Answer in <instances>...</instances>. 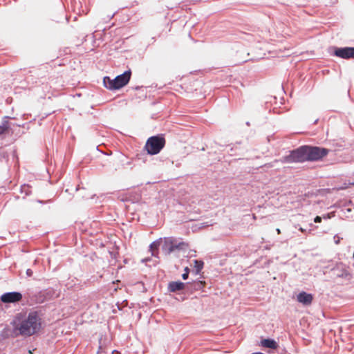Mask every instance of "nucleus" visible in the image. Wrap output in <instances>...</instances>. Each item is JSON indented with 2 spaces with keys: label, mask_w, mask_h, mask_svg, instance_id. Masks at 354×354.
I'll list each match as a JSON object with an SVG mask.
<instances>
[{
  "label": "nucleus",
  "mask_w": 354,
  "mask_h": 354,
  "mask_svg": "<svg viewBox=\"0 0 354 354\" xmlns=\"http://www.w3.org/2000/svg\"><path fill=\"white\" fill-rule=\"evenodd\" d=\"M12 324L14 333L25 337L37 333L41 328V319L36 312L30 313L24 317L18 315Z\"/></svg>",
  "instance_id": "obj_1"
},
{
  "label": "nucleus",
  "mask_w": 354,
  "mask_h": 354,
  "mask_svg": "<svg viewBox=\"0 0 354 354\" xmlns=\"http://www.w3.org/2000/svg\"><path fill=\"white\" fill-rule=\"evenodd\" d=\"M131 72L130 70L125 71L123 74L118 75L114 79L109 77H104L103 83L104 86L109 90H118L127 85L131 79Z\"/></svg>",
  "instance_id": "obj_2"
},
{
  "label": "nucleus",
  "mask_w": 354,
  "mask_h": 354,
  "mask_svg": "<svg viewBox=\"0 0 354 354\" xmlns=\"http://www.w3.org/2000/svg\"><path fill=\"white\" fill-rule=\"evenodd\" d=\"M166 140L162 136H154L149 138L144 147L148 154L156 155L165 147Z\"/></svg>",
  "instance_id": "obj_3"
},
{
  "label": "nucleus",
  "mask_w": 354,
  "mask_h": 354,
  "mask_svg": "<svg viewBox=\"0 0 354 354\" xmlns=\"http://www.w3.org/2000/svg\"><path fill=\"white\" fill-rule=\"evenodd\" d=\"M280 161L283 163L303 162L308 160L306 145L293 150L288 156H283Z\"/></svg>",
  "instance_id": "obj_4"
},
{
  "label": "nucleus",
  "mask_w": 354,
  "mask_h": 354,
  "mask_svg": "<svg viewBox=\"0 0 354 354\" xmlns=\"http://www.w3.org/2000/svg\"><path fill=\"white\" fill-rule=\"evenodd\" d=\"M307 155L308 161H317L326 156L329 150L326 148L319 147L307 146Z\"/></svg>",
  "instance_id": "obj_5"
},
{
  "label": "nucleus",
  "mask_w": 354,
  "mask_h": 354,
  "mask_svg": "<svg viewBox=\"0 0 354 354\" xmlns=\"http://www.w3.org/2000/svg\"><path fill=\"white\" fill-rule=\"evenodd\" d=\"M185 246H187V244L185 242H178L174 239L169 238L165 239L163 248L170 254L176 250H182Z\"/></svg>",
  "instance_id": "obj_6"
},
{
  "label": "nucleus",
  "mask_w": 354,
  "mask_h": 354,
  "mask_svg": "<svg viewBox=\"0 0 354 354\" xmlns=\"http://www.w3.org/2000/svg\"><path fill=\"white\" fill-rule=\"evenodd\" d=\"M334 55L345 59H354V47L335 48Z\"/></svg>",
  "instance_id": "obj_7"
},
{
  "label": "nucleus",
  "mask_w": 354,
  "mask_h": 354,
  "mask_svg": "<svg viewBox=\"0 0 354 354\" xmlns=\"http://www.w3.org/2000/svg\"><path fill=\"white\" fill-rule=\"evenodd\" d=\"M22 295L18 292H6L1 295V300L3 303H15L21 301Z\"/></svg>",
  "instance_id": "obj_8"
},
{
  "label": "nucleus",
  "mask_w": 354,
  "mask_h": 354,
  "mask_svg": "<svg viewBox=\"0 0 354 354\" xmlns=\"http://www.w3.org/2000/svg\"><path fill=\"white\" fill-rule=\"evenodd\" d=\"M297 300L303 305L309 306L312 304L313 296L311 294L303 291L297 295Z\"/></svg>",
  "instance_id": "obj_9"
},
{
  "label": "nucleus",
  "mask_w": 354,
  "mask_h": 354,
  "mask_svg": "<svg viewBox=\"0 0 354 354\" xmlns=\"http://www.w3.org/2000/svg\"><path fill=\"white\" fill-rule=\"evenodd\" d=\"M185 283L181 281H171L168 285V289L171 292H176L184 289Z\"/></svg>",
  "instance_id": "obj_10"
},
{
  "label": "nucleus",
  "mask_w": 354,
  "mask_h": 354,
  "mask_svg": "<svg viewBox=\"0 0 354 354\" xmlns=\"http://www.w3.org/2000/svg\"><path fill=\"white\" fill-rule=\"evenodd\" d=\"M261 345L266 348L277 349L278 348L277 343L271 339H264L261 341Z\"/></svg>",
  "instance_id": "obj_11"
},
{
  "label": "nucleus",
  "mask_w": 354,
  "mask_h": 354,
  "mask_svg": "<svg viewBox=\"0 0 354 354\" xmlns=\"http://www.w3.org/2000/svg\"><path fill=\"white\" fill-rule=\"evenodd\" d=\"M194 263L196 272V274H198L203 268L204 263L202 261L194 260Z\"/></svg>",
  "instance_id": "obj_12"
},
{
  "label": "nucleus",
  "mask_w": 354,
  "mask_h": 354,
  "mask_svg": "<svg viewBox=\"0 0 354 354\" xmlns=\"http://www.w3.org/2000/svg\"><path fill=\"white\" fill-rule=\"evenodd\" d=\"M8 122L4 123L3 125L0 126V136L6 133L8 130Z\"/></svg>",
  "instance_id": "obj_13"
},
{
  "label": "nucleus",
  "mask_w": 354,
  "mask_h": 354,
  "mask_svg": "<svg viewBox=\"0 0 354 354\" xmlns=\"http://www.w3.org/2000/svg\"><path fill=\"white\" fill-rule=\"evenodd\" d=\"M205 281H199L196 283L195 288H202L205 286Z\"/></svg>",
  "instance_id": "obj_14"
},
{
  "label": "nucleus",
  "mask_w": 354,
  "mask_h": 354,
  "mask_svg": "<svg viewBox=\"0 0 354 354\" xmlns=\"http://www.w3.org/2000/svg\"><path fill=\"white\" fill-rule=\"evenodd\" d=\"M334 241L335 244H339L340 243V240L342 239L341 237H339L338 235H335L333 237Z\"/></svg>",
  "instance_id": "obj_15"
},
{
  "label": "nucleus",
  "mask_w": 354,
  "mask_h": 354,
  "mask_svg": "<svg viewBox=\"0 0 354 354\" xmlns=\"http://www.w3.org/2000/svg\"><path fill=\"white\" fill-rule=\"evenodd\" d=\"M314 221L315 223H321L322 222V217L319 216H317L315 219H314Z\"/></svg>",
  "instance_id": "obj_16"
},
{
  "label": "nucleus",
  "mask_w": 354,
  "mask_h": 354,
  "mask_svg": "<svg viewBox=\"0 0 354 354\" xmlns=\"http://www.w3.org/2000/svg\"><path fill=\"white\" fill-rule=\"evenodd\" d=\"M188 275H189V273H188V272H185L183 274L182 277L183 279L185 280L188 278Z\"/></svg>",
  "instance_id": "obj_17"
},
{
  "label": "nucleus",
  "mask_w": 354,
  "mask_h": 354,
  "mask_svg": "<svg viewBox=\"0 0 354 354\" xmlns=\"http://www.w3.org/2000/svg\"><path fill=\"white\" fill-rule=\"evenodd\" d=\"M26 273H27V274H28V276H30H30H32V271L31 270H30V269H28V270H27V271H26Z\"/></svg>",
  "instance_id": "obj_18"
},
{
  "label": "nucleus",
  "mask_w": 354,
  "mask_h": 354,
  "mask_svg": "<svg viewBox=\"0 0 354 354\" xmlns=\"http://www.w3.org/2000/svg\"><path fill=\"white\" fill-rule=\"evenodd\" d=\"M299 230L301 232H306V230H304V228L302 227H300L299 228Z\"/></svg>",
  "instance_id": "obj_19"
},
{
  "label": "nucleus",
  "mask_w": 354,
  "mask_h": 354,
  "mask_svg": "<svg viewBox=\"0 0 354 354\" xmlns=\"http://www.w3.org/2000/svg\"><path fill=\"white\" fill-rule=\"evenodd\" d=\"M277 234H281V230H280V229L277 228Z\"/></svg>",
  "instance_id": "obj_20"
},
{
  "label": "nucleus",
  "mask_w": 354,
  "mask_h": 354,
  "mask_svg": "<svg viewBox=\"0 0 354 354\" xmlns=\"http://www.w3.org/2000/svg\"><path fill=\"white\" fill-rule=\"evenodd\" d=\"M185 272H189V268L187 267H186L185 269Z\"/></svg>",
  "instance_id": "obj_21"
}]
</instances>
